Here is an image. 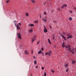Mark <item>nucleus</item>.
Returning <instances> with one entry per match:
<instances>
[{"instance_id":"48","label":"nucleus","mask_w":76,"mask_h":76,"mask_svg":"<svg viewBox=\"0 0 76 76\" xmlns=\"http://www.w3.org/2000/svg\"><path fill=\"white\" fill-rule=\"evenodd\" d=\"M40 18H41V15L40 16Z\"/></svg>"},{"instance_id":"3","label":"nucleus","mask_w":76,"mask_h":76,"mask_svg":"<svg viewBox=\"0 0 76 76\" xmlns=\"http://www.w3.org/2000/svg\"><path fill=\"white\" fill-rule=\"evenodd\" d=\"M44 32L45 33V32H48V31H47V29L46 28V27H45V26H44Z\"/></svg>"},{"instance_id":"26","label":"nucleus","mask_w":76,"mask_h":76,"mask_svg":"<svg viewBox=\"0 0 76 76\" xmlns=\"http://www.w3.org/2000/svg\"><path fill=\"white\" fill-rule=\"evenodd\" d=\"M35 23H37L38 22V21L37 20H36L34 21Z\"/></svg>"},{"instance_id":"7","label":"nucleus","mask_w":76,"mask_h":76,"mask_svg":"<svg viewBox=\"0 0 76 76\" xmlns=\"http://www.w3.org/2000/svg\"><path fill=\"white\" fill-rule=\"evenodd\" d=\"M52 51L51 50L49 51L48 53L49 56H50V55H51L52 54Z\"/></svg>"},{"instance_id":"12","label":"nucleus","mask_w":76,"mask_h":76,"mask_svg":"<svg viewBox=\"0 0 76 76\" xmlns=\"http://www.w3.org/2000/svg\"><path fill=\"white\" fill-rule=\"evenodd\" d=\"M32 31H33V30L32 28L30 29L29 30V32H32Z\"/></svg>"},{"instance_id":"46","label":"nucleus","mask_w":76,"mask_h":76,"mask_svg":"<svg viewBox=\"0 0 76 76\" xmlns=\"http://www.w3.org/2000/svg\"><path fill=\"white\" fill-rule=\"evenodd\" d=\"M65 47H67V46L65 45Z\"/></svg>"},{"instance_id":"51","label":"nucleus","mask_w":76,"mask_h":76,"mask_svg":"<svg viewBox=\"0 0 76 76\" xmlns=\"http://www.w3.org/2000/svg\"><path fill=\"white\" fill-rule=\"evenodd\" d=\"M52 11L53 12V10H52Z\"/></svg>"},{"instance_id":"2","label":"nucleus","mask_w":76,"mask_h":76,"mask_svg":"<svg viewBox=\"0 0 76 76\" xmlns=\"http://www.w3.org/2000/svg\"><path fill=\"white\" fill-rule=\"evenodd\" d=\"M17 35L18 38H19V39H21V34H20V33H18L17 34Z\"/></svg>"},{"instance_id":"31","label":"nucleus","mask_w":76,"mask_h":76,"mask_svg":"<svg viewBox=\"0 0 76 76\" xmlns=\"http://www.w3.org/2000/svg\"><path fill=\"white\" fill-rule=\"evenodd\" d=\"M42 70H44V67H42Z\"/></svg>"},{"instance_id":"35","label":"nucleus","mask_w":76,"mask_h":76,"mask_svg":"<svg viewBox=\"0 0 76 76\" xmlns=\"http://www.w3.org/2000/svg\"><path fill=\"white\" fill-rule=\"evenodd\" d=\"M18 29H19V30H20V27L18 26Z\"/></svg>"},{"instance_id":"13","label":"nucleus","mask_w":76,"mask_h":76,"mask_svg":"<svg viewBox=\"0 0 76 76\" xmlns=\"http://www.w3.org/2000/svg\"><path fill=\"white\" fill-rule=\"evenodd\" d=\"M76 61H73L72 62V64H75L76 63Z\"/></svg>"},{"instance_id":"5","label":"nucleus","mask_w":76,"mask_h":76,"mask_svg":"<svg viewBox=\"0 0 76 76\" xmlns=\"http://www.w3.org/2000/svg\"><path fill=\"white\" fill-rule=\"evenodd\" d=\"M61 37H62V38H63V39H64V40H66V38L65 37H64V36H63V35H62L61 34Z\"/></svg>"},{"instance_id":"34","label":"nucleus","mask_w":76,"mask_h":76,"mask_svg":"<svg viewBox=\"0 0 76 76\" xmlns=\"http://www.w3.org/2000/svg\"><path fill=\"white\" fill-rule=\"evenodd\" d=\"M42 55L43 56H44V53H42Z\"/></svg>"},{"instance_id":"11","label":"nucleus","mask_w":76,"mask_h":76,"mask_svg":"<svg viewBox=\"0 0 76 76\" xmlns=\"http://www.w3.org/2000/svg\"><path fill=\"white\" fill-rule=\"evenodd\" d=\"M25 54H28V52L27 50L25 51Z\"/></svg>"},{"instance_id":"33","label":"nucleus","mask_w":76,"mask_h":76,"mask_svg":"<svg viewBox=\"0 0 76 76\" xmlns=\"http://www.w3.org/2000/svg\"><path fill=\"white\" fill-rule=\"evenodd\" d=\"M9 2V1H6V3H8Z\"/></svg>"},{"instance_id":"44","label":"nucleus","mask_w":76,"mask_h":76,"mask_svg":"<svg viewBox=\"0 0 76 76\" xmlns=\"http://www.w3.org/2000/svg\"><path fill=\"white\" fill-rule=\"evenodd\" d=\"M68 48V46H66V48Z\"/></svg>"},{"instance_id":"42","label":"nucleus","mask_w":76,"mask_h":76,"mask_svg":"<svg viewBox=\"0 0 76 76\" xmlns=\"http://www.w3.org/2000/svg\"><path fill=\"white\" fill-rule=\"evenodd\" d=\"M41 50H42V51H43V50H44V49L42 48L41 49Z\"/></svg>"},{"instance_id":"1","label":"nucleus","mask_w":76,"mask_h":76,"mask_svg":"<svg viewBox=\"0 0 76 76\" xmlns=\"http://www.w3.org/2000/svg\"><path fill=\"white\" fill-rule=\"evenodd\" d=\"M36 38L37 36H36V35H35L34 36H33V37L31 38V41L32 43H33V41H35Z\"/></svg>"},{"instance_id":"25","label":"nucleus","mask_w":76,"mask_h":76,"mask_svg":"<svg viewBox=\"0 0 76 76\" xmlns=\"http://www.w3.org/2000/svg\"><path fill=\"white\" fill-rule=\"evenodd\" d=\"M69 68H67V69H66V72H69Z\"/></svg>"},{"instance_id":"47","label":"nucleus","mask_w":76,"mask_h":76,"mask_svg":"<svg viewBox=\"0 0 76 76\" xmlns=\"http://www.w3.org/2000/svg\"><path fill=\"white\" fill-rule=\"evenodd\" d=\"M59 8H58V10H59Z\"/></svg>"},{"instance_id":"54","label":"nucleus","mask_w":76,"mask_h":76,"mask_svg":"<svg viewBox=\"0 0 76 76\" xmlns=\"http://www.w3.org/2000/svg\"><path fill=\"white\" fill-rule=\"evenodd\" d=\"M15 22H16V21H15Z\"/></svg>"},{"instance_id":"45","label":"nucleus","mask_w":76,"mask_h":76,"mask_svg":"<svg viewBox=\"0 0 76 76\" xmlns=\"http://www.w3.org/2000/svg\"><path fill=\"white\" fill-rule=\"evenodd\" d=\"M50 28H51V26H50Z\"/></svg>"},{"instance_id":"37","label":"nucleus","mask_w":76,"mask_h":76,"mask_svg":"<svg viewBox=\"0 0 76 76\" xmlns=\"http://www.w3.org/2000/svg\"><path fill=\"white\" fill-rule=\"evenodd\" d=\"M39 41H38L37 42V44H39Z\"/></svg>"},{"instance_id":"8","label":"nucleus","mask_w":76,"mask_h":76,"mask_svg":"<svg viewBox=\"0 0 76 76\" xmlns=\"http://www.w3.org/2000/svg\"><path fill=\"white\" fill-rule=\"evenodd\" d=\"M42 20L43 22H47V19H44L43 18H42Z\"/></svg>"},{"instance_id":"4","label":"nucleus","mask_w":76,"mask_h":76,"mask_svg":"<svg viewBox=\"0 0 76 76\" xmlns=\"http://www.w3.org/2000/svg\"><path fill=\"white\" fill-rule=\"evenodd\" d=\"M67 5L66 4H64L62 6H61V9H63V8H64V7H67Z\"/></svg>"},{"instance_id":"41","label":"nucleus","mask_w":76,"mask_h":76,"mask_svg":"<svg viewBox=\"0 0 76 76\" xmlns=\"http://www.w3.org/2000/svg\"><path fill=\"white\" fill-rule=\"evenodd\" d=\"M18 24L19 25H21V23H18Z\"/></svg>"},{"instance_id":"17","label":"nucleus","mask_w":76,"mask_h":76,"mask_svg":"<svg viewBox=\"0 0 76 76\" xmlns=\"http://www.w3.org/2000/svg\"><path fill=\"white\" fill-rule=\"evenodd\" d=\"M67 36H68V37H69V36H70V35H72L70 34H66Z\"/></svg>"},{"instance_id":"14","label":"nucleus","mask_w":76,"mask_h":76,"mask_svg":"<svg viewBox=\"0 0 76 76\" xmlns=\"http://www.w3.org/2000/svg\"><path fill=\"white\" fill-rule=\"evenodd\" d=\"M48 41L49 43L50 44H51V42H50V40L49 39H48Z\"/></svg>"},{"instance_id":"15","label":"nucleus","mask_w":76,"mask_h":76,"mask_svg":"<svg viewBox=\"0 0 76 76\" xmlns=\"http://www.w3.org/2000/svg\"><path fill=\"white\" fill-rule=\"evenodd\" d=\"M65 67H68V64H66L65 65Z\"/></svg>"},{"instance_id":"27","label":"nucleus","mask_w":76,"mask_h":76,"mask_svg":"<svg viewBox=\"0 0 76 76\" xmlns=\"http://www.w3.org/2000/svg\"><path fill=\"white\" fill-rule=\"evenodd\" d=\"M46 75H47V74L46 73V72H45L44 74V76H46Z\"/></svg>"},{"instance_id":"6","label":"nucleus","mask_w":76,"mask_h":76,"mask_svg":"<svg viewBox=\"0 0 76 76\" xmlns=\"http://www.w3.org/2000/svg\"><path fill=\"white\" fill-rule=\"evenodd\" d=\"M68 50H71V47L70 45H68Z\"/></svg>"},{"instance_id":"40","label":"nucleus","mask_w":76,"mask_h":76,"mask_svg":"<svg viewBox=\"0 0 76 76\" xmlns=\"http://www.w3.org/2000/svg\"><path fill=\"white\" fill-rule=\"evenodd\" d=\"M38 66H36V68L37 69V68H38Z\"/></svg>"},{"instance_id":"20","label":"nucleus","mask_w":76,"mask_h":76,"mask_svg":"<svg viewBox=\"0 0 76 76\" xmlns=\"http://www.w3.org/2000/svg\"><path fill=\"white\" fill-rule=\"evenodd\" d=\"M26 15L27 16H28L29 15V14H28V13H26Z\"/></svg>"},{"instance_id":"50","label":"nucleus","mask_w":76,"mask_h":76,"mask_svg":"<svg viewBox=\"0 0 76 76\" xmlns=\"http://www.w3.org/2000/svg\"><path fill=\"white\" fill-rule=\"evenodd\" d=\"M44 4V5L45 4Z\"/></svg>"},{"instance_id":"53","label":"nucleus","mask_w":76,"mask_h":76,"mask_svg":"<svg viewBox=\"0 0 76 76\" xmlns=\"http://www.w3.org/2000/svg\"><path fill=\"white\" fill-rule=\"evenodd\" d=\"M15 22H16V21H15Z\"/></svg>"},{"instance_id":"43","label":"nucleus","mask_w":76,"mask_h":76,"mask_svg":"<svg viewBox=\"0 0 76 76\" xmlns=\"http://www.w3.org/2000/svg\"><path fill=\"white\" fill-rule=\"evenodd\" d=\"M17 30H18V28H19V27H17Z\"/></svg>"},{"instance_id":"36","label":"nucleus","mask_w":76,"mask_h":76,"mask_svg":"<svg viewBox=\"0 0 76 76\" xmlns=\"http://www.w3.org/2000/svg\"><path fill=\"white\" fill-rule=\"evenodd\" d=\"M53 22L54 23H56V21H54Z\"/></svg>"},{"instance_id":"38","label":"nucleus","mask_w":76,"mask_h":76,"mask_svg":"<svg viewBox=\"0 0 76 76\" xmlns=\"http://www.w3.org/2000/svg\"><path fill=\"white\" fill-rule=\"evenodd\" d=\"M69 12L70 13H72V11H70Z\"/></svg>"},{"instance_id":"28","label":"nucleus","mask_w":76,"mask_h":76,"mask_svg":"<svg viewBox=\"0 0 76 76\" xmlns=\"http://www.w3.org/2000/svg\"><path fill=\"white\" fill-rule=\"evenodd\" d=\"M30 26H34V24H31L30 25Z\"/></svg>"},{"instance_id":"55","label":"nucleus","mask_w":76,"mask_h":76,"mask_svg":"<svg viewBox=\"0 0 76 76\" xmlns=\"http://www.w3.org/2000/svg\"><path fill=\"white\" fill-rule=\"evenodd\" d=\"M31 75H32V74H31Z\"/></svg>"},{"instance_id":"21","label":"nucleus","mask_w":76,"mask_h":76,"mask_svg":"<svg viewBox=\"0 0 76 76\" xmlns=\"http://www.w3.org/2000/svg\"><path fill=\"white\" fill-rule=\"evenodd\" d=\"M34 64H37V61L35 60L34 61Z\"/></svg>"},{"instance_id":"52","label":"nucleus","mask_w":76,"mask_h":76,"mask_svg":"<svg viewBox=\"0 0 76 76\" xmlns=\"http://www.w3.org/2000/svg\"><path fill=\"white\" fill-rule=\"evenodd\" d=\"M15 22H16V21H15Z\"/></svg>"},{"instance_id":"16","label":"nucleus","mask_w":76,"mask_h":76,"mask_svg":"<svg viewBox=\"0 0 76 76\" xmlns=\"http://www.w3.org/2000/svg\"><path fill=\"white\" fill-rule=\"evenodd\" d=\"M69 20H72V17H69Z\"/></svg>"},{"instance_id":"22","label":"nucleus","mask_w":76,"mask_h":76,"mask_svg":"<svg viewBox=\"0 0 76 76\" xmlns=\"http://www.w3.org/2000/svg\"><path fill=\"white\" fill-rule=\"evenodd\" d=\"M51 72H52V73H54V70H53V69H51Z\"/></svg>"},{"instance_id":"49","label":"nucleus","mask_w":76,"mask_h":76,"mask_svg":"<svg viewBox=\"0 0 76 76\" xmlns=\"http://www.w3.org/2000/svg\"><path fill=\"white\" fill-rule=\"evenodd\" d=\"M75 51H76V49H75Z\"/></svg>"},{"instance_id":"9","label":"nucleus","mask_w":76,"mask_h":76,"mask_svg":"<svg viewBox=\"0 0 76 76\" xmlns=\"http://www.w3.org/2000/svg\"><path fill=\"white\" fill-rule=\"evenodd\" d=\"M72 37V35H71L70 36H69V37H67V39H69V38H71Z\"/></svg>"},{"instance_id":"10","label":"nucleus","mask_w":76,"mask_h":76,"mask_svg":"<svg viewBox=\"0 0 76 76\" xmlns=\"http://www.w3.org/2000/svg\"><path fill=\"white\" fill-rule=\"evenodd\" d=\"M41 53H42V51L41 50H39L38 52V54H41Z\"/></svg>"},{"instance_id":"23","label":"nucleus","mask_w":76,"mask_h":76,"mask_svg":"<svg viewBox=\"0 0 76 76\" xmlns=\"http://www.w3.org/2000/svg\"><path fill=\"white\" fill-rule=\"evenodd\" d=\"M71 52H72V54H74V53H75L73 51V50H71Z\"/></svg>"},{"instance_id":"18","label":"nucleus","mask_w":76,"mask_h":76,"mask_svg":"<svg viewBox=\"0 0 76 76\" xmlns=\"http://www.w3.org/2000/svg\"><path fill=\"white\" fill-rule=\"evenodd\" d=\"M15 26L16 27H19V25L18 24H15Z\"/></svg>"},{"instance_id":"19","label":"nucleus","mask_w":76,"mask_h":76,"mask_svg":"<svg viewBox=\"0 0 76 76\" xmlns=\"http://www.w3.org/2000/svg\"><path fill=\"white\" fill-rule=\"evenodd\" d=\"M62 46L63 47V48H64V43H63V44L62 45Z\"/></svg>"},{"instance_id":"24","label":"nucleus","mask_w":76,"mask_h":76,"mask_svg":"<svg viewBox=\"0 0 76 76\" xmlns=\"http://www.w3.org/2000/svg\"><path fill=\"white\" fill-rule=\"evenodd\" d=\"M48 55H49V53H48V52H46L45 53V55L46 56H47V55H48Z\"/></svg>"},{"instance_id":"39","label":"nucleus","mask_w":76,"mask_h":76,"mask_svg":"<svg viewBox=\"0 0 76 76\" xmlns=\"http://www.w3.org/2000/svg\"><path fill=\"white\" fill-rule=\"evenodd\" d=\"M45 19H47V17L46 16H45Z\"/></svg>"},{"instance_id":"32","label":"nucleus","mask_w":76,"mask_h":76,"mask_svg":"<svg viewBox=\"0 0 76 76\" xmlns=\"http://www.w3.org/2000/svg\"><path fill=\"white\" fill-rule=\"evenodd\" d=\"M65 34H66V33H65V32H64L62 33V34H63V35H65Z\"/></svg>"},{"instance_id":"29","label":"nucleus","mask_w":76,"mask_h":76,"mask_svg":"<svg viewBox=\"0 0 76 76\" xmlns=\"http://www.w3.org/2000/svg\"><path fill=\"white\" fill-rule=\"evenodd\" d=\"M46 14H47V13L46 12H44V14L46 15Z\"/></svg>"},{"instance_id":"30","label":"nucleus","mask_w":76,"mask_h":76,"mask_svg":"<svg viewBox=\"0 0 76 76\" xmlns=\"http://www.w3.org/2000/svg\"><path fill=\"white\" fill-rule=\"evenodd\" d=\"M32 2H33V3H35V1H34V0H32Z\"/></svg>"}]
</instances>
